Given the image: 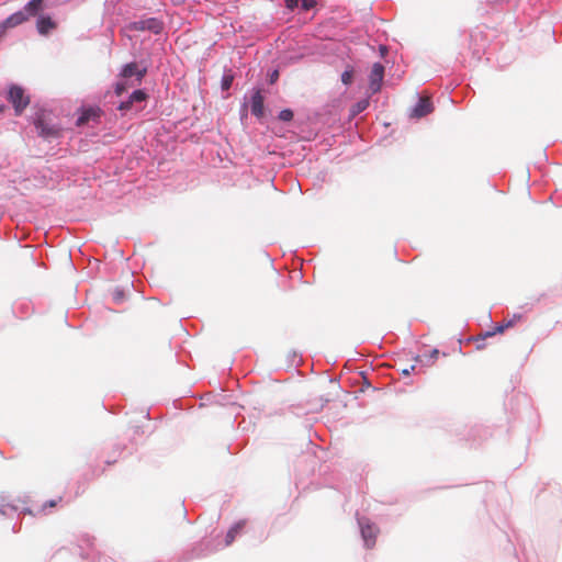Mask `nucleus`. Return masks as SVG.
<instances>
[{"label":"nucleus","mask_w":562,"mask_h":562,"mask_svg":"<svg viewBox=\"0 0 562 562\" xmlns=\"http://www.w3.org/2000/svg\"><path fill=\"white\" fill-rule=\"evenodd\" d=\"M341 82L345 86H351L355 79V71L352 68H347L341 74Z\"/></svg>","instance_id":"23"},{"label":"nucleus","mask_w":562,"mask_h":562,"mask_svg":"<svg viewBox=\"0 0 562 562\" xmlns=\"http://www.w3.org/2000/svg\"><path fill=\"white\" fill-rule=\"evenodd\" d=\"M92 476H98L103 473L104 469L99 470L97 467L90 465Z\"/></svg>","instance_id":"30"},{"label":"nucleus","mask_w":562,"mask_h":562,"mask_svg":"<svg viewBox=\"0 0 562 562\" xmlns=\"http://www.w3.org/2000/svg\"><path fill=\"white\" fill-rule=\"evenodd\" d=\"M522 315L521 314H514V316L508 319L507 322H510L512 323V327L519 321L521 319Z\"/></svg>","instance_id":"31"},{"label":"nucleus","mask_w":562,"mask_h":562,"mask_svg":"<svg viewBox=\"0 0 562 562\" xmlns=\"http://www.w3.org/2000/svg\"><path fill=\"white\" fill-rule=\"evenodd\" d=\"M248 108L250 109L251 114L258 119L261 120L266 115V109H265V94L263 90L260 87H254L250 90V97L247 101Z\"/></svg>","instance_id":"11"},{"label":"nucleus","mask_w":562,"mask_h":562,"mask_svg":"<svg viewBox=\"0 0 562 562\" xmlns=\"http://www.w3.org/2000/svg\"><path fill=\"white\" fill-rule=\"evenodd\" d=\"M234 79H235V74L233 72V70L225 67L223 76L221 78V90L223 92L228 91L233 86Z\"/></svg>","instance_id":"20"},{"label":"nucleus","mask_w":562,"mask_h":562,"mask_svg":"<svg viewBox=\"0 0 562 562\" xmlns=\"http://www.w3.org/2000/svg\"><path fill=\"white\" fill-rule=\"evenodd\" d=\"M102 111L99 106H81L76 116V126L83 127L98 124L101 121Z\"/></svg>","instance_id":"7"},{"label":"nucleus","mask_w":562,"mask_h":562,"mask_svg":"<svg viewBox=\"0 0 562 562\" xmlns=\"http://www.w3.org/2000/svg\"><path fill=\"white\" fill-rule=\"evenodd\" d=\"M128 89V81L121 79L115 83L114 92L116 95H122Z\"/></svg>","instance_id":"25"},{"label":"nucleus","mask_w":562,"mask_h":562,"mask_svg":"<svg viewBox=\"0 0 562 562\" xmlns=\"http://www.w3.org/2000/svg\"><path fill=\"white\" fill-rule=\"evenodd\" d=\"M434 111V103L430 99L422 98L418 95V100L415 105L411 109L409 116L412 119H423Z\"/></svg>","instance_id":"14"},{"label":"nucleus","mask_w":562,"mask_h":562,"mask_svg":"<svg viewBox=\"0 0 562 562\" xmlns=\"http://www.w3.org/2000/svg\"><path fill=\"white\" fill-rule=\"evenodd\" d=\"M58 501L49 499L42 505L41 512H46L48 508H53L57 505Z\"/></svg>","instance_id":"28"},{"label":"nucleus","mask_w":562,"mask_h":562,"mask_svg":"<svg viewBox=\"0 0 562 562\" xmlns=\"http://www.w3.org/2000/svg\"><path fill=\"white\" fill-rule=\"evenodd\" d=\"M123 449H124V447H123V446H121L120 443H116V445H114V447H113V452H114L115 454H120V453L123 451Z\"/></svg>","instance_id":"34"},{"label":"nucleus","mask_w":562,"mask_h":562,"mask_svg":"<svg viewBox=\"0 0 562 562\" xmlns=\"http://www.w3.org/2000/svg\"><path fill=\"white\" fill-rule=\"evenodd\" d=\"M384 74L385 68L381 63L376 61L372 65L369 74V90L372 94L381 91Z\"/></svg>","instance_id":"12"},{"label":"nucleus","mask_w":562,"mask_h":562,"mask_svg":"<svg viewBox=\"0 0 562 562\" xmlns=\"http://www.w3.org/2000/svg\"><path fill=\"white\" fill-rule=\"evenodd\" d=\"M115 462H116V459H106V460H105V464H106V465H111V464H113V463H115Z\"/></svg>","instance_id":"37"},{"label":"nucleus","mask_w":562,"mask_h":562,"mask_svg":"<svg viewBox=\"0 0 562 562\" xmlns=\"http://www.w3.org/2000/svg\"><path fill=\"white\" fill-rule=\"evenodd\" d=\"M47 8L48 5L46 0H30L25 3L23 9L10 14L5 20H3L1 26L4 29H11L21 25L30 18L45 11Z\"/></svg>","instance_id":"1"},{"label":"nucleus","mask_w":562,"mask_h":562,"mask_svg":"<svg viewBox=\"0 0 562 562\" xmlns=\"http://www.w3.org/2000/svg\"><path fill=\"white\" fill-rule=\"evenodd\" d=\"M16 513L19 516L26 515V514H29V515L33 514L32 510L26 507L19 512V507L10 503L9 495H7L4 493L0 494V515L10 517Z\"/></svg>","instance_id":"15"},{"label":"nucleus","mask_w":562,"mask_h":562,"mask_svg":"<svg viewBox=\"0 0 562 562\" xmlns=\"http://www.w3.org/2000/svg\"><path fill=\"white\" fill-rule=\"evenodd\" d=\"M361 538L367 549L375 546L379 528L366 517H358Z\"/></svg>","instance_id":"10"},{"label":"nucleus","mask_w":562,"mask_h":562,"mask_svg":"<svg viewBox=\"0 0 562 562\" xmlns=\"http://www.w3.org/2000/svg\"><path fill=\"white\" fill-rule=\"evenodd\" d=\"M415 364L411 366L409 368H405L402 370V374L407 376L415 370Z\"/></svg>","instance_id":"32"},{"label":"nucleus","mask_w":562,"mask_h":562,"mask_svg":"<svg viewBox=\"0 0 562 562\" xmlns=\"http://www.w3.org/2000/svg\"><path fill=\"white\" fill-rule=\"evenodd\" d=\"M217 547L218 544H215L213 540L203 539L202 541L195 543L191 550L184 552L182 562L206 557L210 553L216 551Z\"/></svg>","instance_id":"8"},{"label":"nucleus","mask_w":562,"mask_h":562,"mask_svg":"<svg viewBox=\"0 0 562 562\" xmlns=\"http://www.w3.org/2000/svg\"><path fill=\"white\" fill-rule=\"evenodd\" d=\"M149 99V93L145 88L134 89L125 100H122L117 110L122 115L137 114L143 111Z\"/></svg>","instance_id":"2"},{"label":"nucleus","mask_w":562,"mask_h":562,"mask_svg":"<svg viewBox=\"0 0 562 562\" xmlns=\"http://www.w3.org/2000/svg\"><path fill=\"white\" fill-rule=\"evenodd\" d=\"M302 409H303V408H302V407H300V406H296V407H294V406H293V407H291V412H292L293 414H295L296 416H301V415L305 414L304 412H302Z\"/></svg>","instance_id":"33"},{"label":"nucleus","mask_w":562,"mask_h":562,"mask_svg":"<svg viewBox=\"0 0 562 562\" xmlns=\"http://www.w3.org/2000/svg\"><path fill=\"white\" fill-rule=\"evenodd\" d=\"M364 385L368 387L371 385V383L367 380V378H364Z\"/></svg>","instance_id":"38"},{"label":"nucleus","mask_w":562,"mask_h":562,"mask_svg":"<svg viewBox=\"0 0 562 562\" xmlns=\"http://www.w3.org/2000/svg\"><path fill=\"white\" fill-rule=\"evenodd\" d=\"M78 542L79 554L82 559V562H101V555L95 552L93 548V537L89 535H82Z\"/></svg>","instance_id":"9"},{"label":"nucleus","mask_w":562,"mask_h":562,"mask_svg":"<svg viewBox=\"0 0 562 562\" xmlns=\"http://www.w3.org/2000/svg\"><path fill=\"white\" fill-rule=\"evenodd\" d=\"M370 102L368 99H361L359 101H357L356 103H353L350 109H349V113H348V121H352L353 119H356L360 113H362L363 111H366L369 106Z\"/></svg>","instance_id":"19"},{"label":"nucleus","mask_w":562,"mask_h":562,"mask_svg":"<svg viewBox=\"0 0 562 562\" xmlns=\"http://www.w3.org/2000/svg\"><path fill=\"white\" fill-rule=\"evenodd\" d=\"M20 529H21V526H20V525H18V524H14V525L12 526V532H14V533H18V532L20 531Z\"/></svg>","instance_id":"36"},{"label":"nucleus","mask_w":562,"mask_h":562,"mask_svg":"<svg viewBox=\"0 0 562 562\" xmlns=\"http://www.w3.org/2000/svg\"><path fill=\"white\" fill-rule=\"evenodd\" d=\"M36 16V30L41 35L47 36L57 29V22L50 14L40 12Z\"/></svg>","instance_id":"13"},{"label":"nucleus","mask_w":562,"mask_h":562,"mask_svg":"<svg viewBox=\"0 0 562 562\" xmlns=\"http://www.w3.org/2000/svg\"><path fill=\"white\" fill-rule=\"evenodd\" d=\"M294 119V111L292 109H283L278 113V120L281 122L289 123Z\"/></svg>","instance_id":"22"},{"label":"nucleus","mask_w":562,"mask_h":562,"mask_svg":"<svg viewBox=\"0 0 562 562\" xmlns=\"http://www.w3.org/2000/svg\"><path fill=\"white\" fill-rule=\"evenodd\" d=\"M246 525H247L246 519H240V520L234 522L225 535L224 546L225 547L231 546L237 537L241 536V533L245 530Z\"/></svg>","instance_id":"17"},{"label":"nucleus","mask_w":562,"mask_h":562,"mask_svg":"<svg viewBox=\"0 0 562 562\" xmlns=\"http://www.w3.org/2000/svg\"><path fill=\"white\" fill-rule=\"evenodd\" d=\"M284 7L289 11L301 10L307 12L317 5V0H283Z\"/></svg>","instance_id":"18"},{"label":"nucleus","mask_w":562,"mask_h":562,"mask_svg":"<svg viewBox=\"0 0 562 562\" xmlns=\"http://www.w3.org/2000/svg\"><path fill=\"white\" fill-rule=\"evenodd\" d=\"M7 100L12 104L15 115H21L31 102L24 87L18 83L8 86Z\"/></svg>","instance_id":"5"},{"label":"nucleus","mask_w":562,"mask_h":562,"mask_svg":"<svg viewBox=\"0 0 562 562\" xmlns=\"http://www.w3.org/2000/svg\"><path fill=\"white\" fill-rule=\"evenodd\" d=\"M3 111H4V105L0 104V113H2Z\"/></svg>","instance_id":"39"},{"label":"nucleus","mask_w":562,"mask_h":562,"mask_svg":"<svg viewBox=\"0 0 562 562\" xmlns=\"http://www.w3.org/2000/svg\"><path fill=\"white\" fill-rule=\"evenodd\" d=\"M509 327H512V323L510 322H505V323L498 324L492 330H486L484 334H482L480 336L470 337L467 340H468V342H471V341L476 342V349L480 350V349L484 348V342L483 341L487 337H492V336H494L496 334H503L504 330L509 328Z\"/></svg>","instance_id":"16"},{"label":"nucleus","mask_w":562,"mask_h":562,"mask_svg":"<svg viewBox=\"0 0 562 562\" xmlns=\"http://www.w3.org/2000/svg\"><path fill=\"white\" fill-rule=\"evenodd\" d=\"M40 137L46 140L58 139L63 135V128L44 113L37 114L33 121Z\"/></svg>","instance_id":"3"},{"label":"nucleus","mask_w":562,"mask_h":562,"mask_svg":"<svg viewBox=\"0 0 562 562\" xmlns=\"http://www.w3.org/2000/svg\"><path fill=\"white\" fill-rule=\"evenodd\" d=\"M415 360H416V361H422L420 356H417V357L415 358Z\"/></svg>","instance_id":"40"},{"label":"nucleus","mask_w":562,"mask_h":562,"mask_svg":"<svg viewBox=\"0 0 562 562\" xmlns=\"http://www.w3.org/2000/svg\"><path fill=\"white\" fill-rule=\"evenodd\" d=\"M126 293L122 288H115L112 292V300L115 304H121L125 301Z\"/></svg>","instance_id":"24"},{"label":"nucleus","mask_w":562,"mask_h":562,"mask_svg":"<svg viewBox=\"0 0 562 562\" xmlns=\"http://www.w3.org/2000/svg\"><path fill=\"white\" fill-rule=\"evenodd\" d=\"M239 117L241 123L248 119V103H247V95L244 97V102L240 105L239 109Z\"/></svg>","instance_id":"26"},{"label":"nucleus","mask_w":562,"mask_h":562,"mask_svg":"<svg viewBox=\"0 0 562 562\" xmlns=\"http://www.w3.org/2000/svg\"><path fill=\"white\" fill-rule=\"evenodd\" d=\"M126 27L132 32H150L154 35H160L165 23L159 18L142 15L138 20L128 22Z\"/></svg>","instance_id":"4"},{"label":"nucleus","mask_w":562,"mask_h":562,"mask_svg":"<svg viewBox=\"0 0 562 562\" xmlns=\"http://www.w3.org/2000/svg\"><path fill=\"white\" fill-rule=\"evenodd\" d=\"M482 431H485V429H483L482 426L474 425L469 429L468 434L463 435L462 438L469 441L476 442L483 439L481 435Z\"/></svg>","instance_id":"21"},{"label":"nucleus","mask_w":562,"mask_h":562,"mask_svg":"<svg viewBox=\"0 0 562 562\" xmlns=\"http://www.w3.org/2000/svg\"><path fill=\"white\" fill-rule=\"evenodd\" d=\"M147 71L148 67L146 65L140 67L136 61H130L121 67L119 77L127 81L134 78L132 85H140Z\"/></svg>","instance_id":"6"},{"label":"nucleus","mask_w":562,"mask_h":562,"mask_svg":"<svg viewBox=\"0 0 562 562\" xmlns=\"http://www.w3.org/2000/svg\"><path fill=\"white\" fill-rule=\"evenodd\" d=\"M292 358H293V359H292V363H294V362H295V359H296V358H299V361H297V362H296V364H295V366H299V363H300V361H301V358L297 356V353H296L295 351H293V353H292Z\"/></svg>","instance_id":"35"},{"label":"nucleus","mask_w":562,"mask_h":562,"mask_svg":"<svg viewBox=\"0 0 562 562\" xmlns=\"http://www.w3.org/2000/svg\"><path fill=\"white\" fill-rule=\"evenodd\" d=\"M438 355L439 350L432 349L427 357V363H432L438 358Z\"/></svg>","instance_id":"29"},{"label":"nucleus","mask_w":562,"mask_h":562,"mask_svg":"<svg viewBox=\"0 0 562 562\" xmlns=\"http://www.w3.org/2000/svg\"><path fill=\"white\" fill-rule=\"evenodd\" d=\"M279 77H280L279 69L274 68V69L270 70L268 72V78H267L268 83L269 85H274L279 80Z\"/></svg>","instance_id":"27"}]
</instances>
